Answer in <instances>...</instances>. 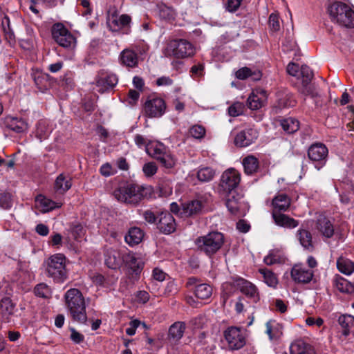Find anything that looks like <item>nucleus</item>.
Masks as SVG:
<instances>
[{
    "label": "nucleus",
    "mask_w": 354,
    "mask_h": 354,
    "mask_svg": "<svg viewBox=\"0 0 354 354\" xmlns=\"http://www.w3.org/2000/svg\"><path fill=\"white\" fill-rule=\"evenodd\" d=\"M66 306L73 320L82 324L86 322V304L82 292L77 288H71L64 295Z\"/></svg>",
    "instance_id": "nucleus-1"
},
{
    "label": "nucleus",
    "mask_w": 354,
    "mask_h": 354,
    "mask_svg": "<svg viewBox=\"0 0 354 354\" xmlns=\"http://www.w3.org/2000/svg\"><path fill=\"white\" fill-rule=\"evenodd\" d=\"M327 10L333 22L346 28L354 27V11L346 3L334 1L328 6Z\"/></svg>",
    "instance_id": "nucleus-2"
},
{
    "label": "nucleus",
    "mask_w": 354,
    "mask_h": 354,
    "mask_svg": "<svg viewBox=\"0 0 354 354\" xmlns=\"http://www.w3.org/2000/svg\"><path fill=\"white\" fill-rule=\"evenodd\" d=\"M224 241L223 233L213 231L206 235L198 236L194 241V243L200 252L212 257L222 248Z\"/></svg>",
    "instance_id": "nucleus-3"
},
{
    "label": "nucleus",
    "mask_w": 354,
    "mask_h": 354,
    "mask_svg": "<svg viewBox=\"0 0 354 354\" xmlns=\"http://www.w3.org/2000/svg\"><path fill=\"white\" fill-rule=\"evenodd\" d=\"M145 188L136 184H128L114 192L115 198L124 203L137 205L145 196Z\"/></svg>",
    "instance_id": "nucleus-4"
},
{
    "label": "nucleus",
    "mask_w": 354,
    "mask_h": 354,
    "mask_svg": "<svg viewBox=\"0 0 354 354\" xmlns=\"http://www.w3.org/2000/svg\"><path fill=\"white\" fill-rule=\"evenodd\" d=\"M66 259L62 254H56L45 261L46 273L57 282H63L66 278Z\"/></svg>",
    "instance_id": "nucleus-5"
},
{
    "label": "nucleus",
    "mask_w": 354,
    "mask_h": 354,
    "mask_svg": "<svg viewBox=\"0 0 354 354\" xmlns=\"http://www.w3.org/2000/svg\"><path fill=\"white\" fill-rule=\"evenodd\" d=\"M162 53L166 57L183 59L194 55L195 50L190 42L180 39L168 42Z\"/></svg>",
    "instance_id": "nucleus-6"
},
{
    "label": "nucleus",
    "mask_w": 354,
    "mask_h": 354,
    "mask_svg": "<svg viewBox=\"0 0 354 354\" xmlns=\"http://www.w3.org/2000/svg\"><path fill=\"white\" fill-rule=\"evenodd\" d=\"M147 153L166 168H172L176 164V159L170 151L160 142H153L147 145Z\"/></svg>",
    "instance_id": "nucleus-7"
},
{
    "label": "nucleus",
    "mask_w": 354,
    "mask_h": 354,
    "mask_svg": "<svg viewBox=\"0 0 354 354\" xmlns=\"http://www.w3.org/2000/svg\"><path fill=\"white\" fill-rule=\"evenodd\" d=\"M227 347L230 351L242 348L246 344L247 333L243 328L236 326L228 327L223 333Z\"/></svg>",
    "instance_id": "nucleus-8"
},
{
    "label": "nucleus",
    "mask_w": 354,
    "mask_h": 354,
    "mask_svg": "<svg viewBox=\"0 0 354 354\" xmlns=\"http://www.w3.org/2000/svg\"><path fill=\"white\" fill-rule=\"evenodd\" d=\"M52 35L55 41L66 48H73L76 45V39L68 30L60 23L53 25Z\"/></svg>",
    "instance_id": "nucleus-9"
},
{
    "label": "nucleus",
    "mask_w": 354,
    "mask_h": 354,
    "mask_svg": "<svg viewBox=\"0 0 354 354\" xmlns=\"http://www.w3.org/2000/svg\"><path fill=\"white\" fill-rule=\"evenodd\" d=\"M241 180L240 174L234 169H230L221 176V183L219 185V192L225 195L231 192H236L235 189L239 185Z\"/></svg>",
    "instance_id": "nucleus-10"
},
{
    "label": "nucleus",
    "mask_w": 354,
    "mask_h": 354,
    "mask_svg": "<svg viewBox=\"0 0 354 354\" xmlns=\"http://www.w3.org/2000/svg\"><path fill=\"white\" fill-rule=\"evenodd\" d=\"M131 18L127 14L118 15L117 12L108 16L107 24L111 31L122 32L123 34H129L131 32Z\"/></svg>",
    "instance_id": "nucleus-11"
},
{
    "label": "nucleus",
    "mask_w": 354,
    "mask_h": 354,
    "mask_svg": "<svg viewBox=\"0 0 354 354\" xmlns=\"http://www.w3.org/2000/svg\"><path fill=\"white\" fill-rule=\"evenodd\" d=\"M328 154V148L321 142L311 145L308 150V156L315 164L317 169H320L325 165Z\"/></svg>",
    "instance_id": "nucleus-12"
},
{
    "label": "nucleus",
    "mask_w": 354,
    "mask_h": 354,
    "mask_svg": "<svg viewBox=\"0 0 354 354\" xmlns=\"http://www.w3.org/2000/svg\"><path fill=\"white\" fill-rule=\"evenodd\" d=\"M225 195L227 196L226 206L229 212L235 216H244L247 205L243 200V196L237 192H231Z\"/></svg>",
    "instance_id": "nucleus-13"
},
{
    "label": "nucleus",
    "mask_w": 354,
    "mask_h": 354,
    "mask_svg": "<svg viewBox=\"0 0 354 354\" xmlns=\"http://www.w3.org/2000/svg\"><path fill=\"white\" fill-rule=\"evenodd\" d=\"M287 72L289 75L301 79L304 87L308 85L314 76L313 71L308 66L303 65L299 68V65L295 63H289Z\"/></svg>",
    "instance_id": "nucleus-14"
},
{
    "label": "nucleus",
    "mask_w": 354,
    "mask_h": 354,
    "mask_svg": "<svg viewBox=\"0 0 354 354\" xmlns=\"http://www.w3.org/2000/svg\"><path fill=\"white\" fill-rule=\"evenodd\" d=\"M314 275L313 270L302 263L295 264L290 272L292 279L297 283L306 284L311 281Z\"/></svg>",
    "instance_id": "nucleus-15"
},
{
    "label": "nucleus",
    "mask_w": 354,
    "mask_h": 354,
    "mask_svg": "<svg viewBox=\"0 0 354 354\" xmlns=\"http://www.w3.org/2000/svg\"><path fill=\"white\" fill-rule=\"evenodd\" d=\"M144 111L149 118H160L166 111V104L160 97L148 100L145 103Z\"/></svg>",
    "instance_id": "nucleus-16"
},
{
    "label": "nucleus",
    "mask_w": 354,
    "mask_h": 354,
    "mask_svg": "<svg viewBox=\"0 0 354 354\" xmlns=\"http://www.w3.org/2000/svg\"><path fill=\"white\" fill-rule=\"evenodd\" d=\"M259 136L257 129L249 128L239 132L234 138V144L239 147H245L254 142Z\"/></svg>",
    "instance_id": "nucleus-17"
},
{
    "label": "nucleus",
    "mask_w": 354,
    "mask_h": 354,
    "mask_svg": "<svg viewBox=\"0 0 354 354\" xmlns=\"http://www.w3.org/2000/svg\"><path fill=\"white\" fill-rule=\"evenodd\" d=\"M156 224L158 229L165 234H169L176 230L175 219L167 211L162 212L160 214Z\"/></svg>",
    "instance_id": "nucleus-18"
},
{
    "label": "nucleus",
    "mask_w": 354,
    "mask_h": 354,
    "mask_svg": "<svg viewBox=\"0 0 354 354\" xmlns=\"http://www.w3.org/2000/svg\"><path fill=\"white\" fill-rule=\"evenodd\" d=\"M236 286L243 295L254 302H257L259 300L257 288L251 282L240 278L236 281Z\"/></svg>",
    "instance_id": "nucleus-19"
},
{
    "label": "nucleus",
    "mask_w": 354,
    "mask_h": 354,
    "mask_svg": "<svg viewBox=\"0 0 354 354\" xmlns=\"http://www.w3.org/2000/svg\"><path fill=\"white\" fill-rule=\"evenodd\" d=\"M124 250L109 249L105 254V264L111 269H118L123 263Z\"/></svg>",
    "instance_id": "nucleus-20"
},
{
    "label": "nucleus",
    "mask_w": 354,
    "mask_h": 354,
    "mask_svg": "<svg viewBox=\"0 0 354 354\" xmlns=\"http://www.w3.org/2000/svg\"><path fill=\"white\" fill-rule=\"evenodd\" d=\"M266 90H253L247 100L248 106L252 110H257L264 106L267 99Z\"/></svg>",
    "instance_id": "nucleus-21"
},
{
    "label": "nucleus",
    "mask_w": 354,
    "mask_h": 354,
    "mask_svg": "<svg viewBox=\"0 0 354 354\" xmlns=\"http://www.w3.org/2000/svg\"><path fill=\"white\" fill-rule=\"evenodd\" d=\"M316 229L322 236L326 239H330L335 234V227L333 222L324 216L317 219Z\"/></svg>",
    "instance_id": "nucleus-22"
},
{
    "label": "nucleus",
    "mask_w": 354,
    "mask_h": 354,
    "mask_svg": "<svg viewBox=\"0 0 354 354\" xmlns=\"http://www.w3.org/2000/svg\"><path fill=\"white\" fill-rule=\"evenodd\" d=\"M123 263L136 274L141 272L144 265L142 259L138 257L135 253L126 250L124 253Z\"/></svg>",
    "instance_id": "nucleus-23"
},
{
    "label": "nucleus",
    "mask_w": 354,
    "mask_h": 354,
    "mask_svg": "<svg viewBox=\"0 0 354 354\" xmlns=\"http://www.w3.org/2000/svg\"><path fill=\"white\" fill-rule=\"evenodd\" d=\"M272 216L274 223L280 227L295 228L299 225L297 220L283 214L282 212H272Z\"/></svg>",
    "instance_id": "nucleus-24"
},
{
    "label": "nucleus",
    "mask_w": 354,
    "mask_h": 354,
    "mask_svg": "<svg viewBox=\"0 0 354 354\" xmlns=\"http://www.w3.org/2000/svg\"><path fill=\"white\" fill-rule=\"evenodd\" d=\"M5 124L8 129L16 133H23L28 129V123L24 119L19 118L7 117L5 119Z\"/></svg>",
    "instance_id": "nucleus-25"
},
{
    "label": "nucleus",
    "mask_w": 354,
    "mask_h": 354,
    "mask_svg": "<svg viewBox=\"0 0 354 354\" xmlns=\"http://www.w3.org/2000/svg\"><path fill=\"white\" fill-rule=\"evenodd\" d=\"M291 200L290 197L283 193L278 194L272 201V212H286L290 207Z\"/></svg>",
    "instance_id": "nucleus-26"
},
{
    "label": "nucleus",
    "mask_w": 354,
    "mask_h": 354,
    "mask_svg": "<svg viewBox=\"0 0 354 354\" xmlns=\"http://www.w3.org/2000/svg\"><path fill=\"white\" fill-rule=\"evenodd\" d=\"M120 59L123 66L129 68L136 67L138 64V57L137 53L129 48H126L121 52Z\"/></svg>",
    "instance_id": "nucleus-27"
},
{
    "label": "nucleus",
    "mask_w": 354,
    "mask_h": 354,
    "mask_svg": "<svg viewBox=\"0 0 354 354\" xmlns=\"http://www.w3.org/2000/svg\"><path fill=\"white\" fill-rule=\"evenodd\" d=\"M203 207V203L201 201L193 200L183 204L180 212L181 215L190 216L198 214Z\"/></svg>",
    "instance_id": "nucleus-28"
},
{
    "label": "nucleus",
    "mask_w": 354,
    "mask_h": 354,
    "mask_svg": "<svg viewBox=\"0 0 354 354\" xmlns=\"http://www.w3.org/2000/svg\"><path fill=\"white\" fill-rule=\"evenodd\" d=\"M185 328L186 325L185 322H174L169 328V339L174 342L179 341L183 337Z\"/></svg>",
    "instance_id": "nucleus-29"
},
{
    "label": "nucleus",
    "mask_w": 354,
    "mask_h": 354,
    "mask_svg": "<svg viewBox=\"0 0 354 354\" xmlns=\"http://www.w3.org/2000/svg\"><path fill=\"white\" fill-rule=\"evenodd\" d=\"M16 304L10 297H3L0 303L1 313L3 318L7 322L14 315Z\"/></svg>",
    "instance_id": "nucleus-30"
},
{
    "label": "nucleus",
    "mask_w": 354,
    "mask_h": 354,
    "mask_svg": "<svg viewBox=\"0 0 354 354\" xmlns=\"http://www.w3.org/2000/svg\"><path fill=\"white\" fill-rule=\"evenodd\" d=\"M37 205L40 207L42 212H48L57 207H61V203H56L43 195H38L35 198Z\"/></svg>",
    "instance_id": "nucleus-31"
},
{
    "label": "nucleus",
    "mask_w": 354,
    "mask_h": 354,
    "mask_svg": "<svg viewBox=\"0 0 354 354\" xmlns=\"http://www.w3.org/2000/svg\"><path fill=\"white\" fill-rule=\"evenodd\" d=\"M338 323L343 329L342 333L346 336L354 334V317L350 315H342L339 317Z\"/></svg>",
    "instance_id": "nucleus-32"
},
{
    "label": "nucleus",
    "mask_w": 354,
    "mask_h": 354,
    "mask_svg": "<svg viewBox=\"0 0 354 354\" xmlns=\"http://www.w3.org/2000/svg\"><path fill=\"white\" fill-rule=\"evenodd\" d=\"M143 236V232L139 227H133L129 230L124 239L128 245L133 246L142 241Z\"/></svg>",
    "instance_id": "nucleus-33"
},
{
    "label": "nucleus",
    "mask_w": 354,
    "mask_h": 354,
    "mask_svg": "<svg viewBox=\"0 0 354 354\" xmlns=\"http://www.w3.org/2000/svg\"><path fill=\"white\" fill-rule=\"evenodd\" d=\"M337 268L340 272L351 275L354 272V262L342 256L337 260Z\"/></svg>",
    "instance_id": "nucleus-34"
},
{
    "label": "nucleus",
    "mask_w": 354,
    "mask_h": 354,
    "mask_svg": "<svg viewBox=\"0 0 354 354\" xmlns=\"http://www.w3.org/2000/svg\"><path fill=\"white\" fill-rule=\"evenodd\" d=\"M242 164L244 167V171L247 174H253L257 172L259 166L258 158L252 155L244 158Z\"/></svg>",
    "instance_id": "nucleus-35"
},
{
    "label": "nucleus",
    "mask_w": 354,
    "mask_h": 354,
    "mask_svg": "<svg viewBox=\"0 0 354 354\" xmlns=\"http://www.w3.org/2000/svg\"><path fill=\"white\" fill-rule=\"evenodd\" d=\"M71 178H66L63 174H59L55 182L54 188L59 194H64L71 187Z\"/></svg>",
    "instance_id": "nucleus-36"
},
{
    "label": "nucleus",
    "mask_w": 354,
    "mask_h": 354,
    "mask_svg": "<svg viewBox=\"0 0 354 354\" xmlns=\"http://www.w3.org/2000/svg\"><path fill=\"white\" fill-rule=\"evenodd\" d=\"M308 351H315L313 348L301 339H298L291 344L290 346V354H306Z\"/></svg>",
    "instance_id": "nucleus-37"
},
{
    "label": "nucleus",
    "mask_w": 354,
    "mask_h": 354,
    "mask_svg": "<svg viewBox=\"0 0 354 354\" xmlns=\"http://www.w3.org/2000/svg\"><path fill=\"white\" fill-rule=\"evenodd\" d=\"M118 82V78L115 74H109L100 77L96 82V86L104 88H113Z\"/></svg>",
    "instance_id": "nucleus-38"
},
{
    "label": "nucleus",
    "mask_w": 354,
    "mask_h": 354,
    "mask_svg": "<svg viewBox=\"0 0 354 354\" xmlns=\"http://www.w3.org/2000/svg\"><path fill=\"white\" fill-rule=\"evenodd\" d=\"M236 77L239 80H245L251 77L252 80L256 81L260 80L261 73L259 71H252L250 68L243 67L236 72Z\"/></svg>",
    "instance_id": "nucleus-39"
},
{
    "label": "nucleus",
    "mask_w": 354,
    "mask_h": 354,
    "mask_svg": "<svg viewBox=\"0 0 354 354\" xmlns=\"http://www.w3.org/2000/svg\"><path fill=\"white\" fill-rule=\"evenodd\" d=\"M280 124L285 132L288 134L293 133L299 129V122L297 120L288 118L280 121Z\"/></svg>",
    "instance_id": "nucleus-40"
},
{
    "label": "nucleus",
    "mask_w": 354,
    "mask_h": 354,
    "mask_svg": "<svg viewBox=\"0 0 354 354\" xmlns=\"http://www.w3.org/2000/svg\"><path fill=\"white\" fill-rule=\"evenodd\" d=\"M266 333L268 335L270 340L275 341L282 335V331L280 326L274 322L269 321L266 323Z\"/></svg>",
    "instance_id": "nucleus-41"
},
{
    "label": "nucleus",
    "mask_w": 354,
    "mask_h": 354,
    "mask_svg": "<svg viewBox=\"0 0 354 354\" xmlns=\"http://www.w3.org/2000/svg\"><path fill=\"white\" fill-rule=\"evenodd\" d=\"M194 293L197 298L207 299L212 294V288L207 283H201L196 286Z\"/></svg>",
    "instance_id": "nucleus-42"
},
{
    "label": "nucleus",
    "mask_w": 354,
    "mask_h": 354,
    "mask_svg": "<svg viewBox=\"0 0 354 354\" xmlns=\"http://www.w3.org/2000/svg\"><path fill=\"white\" fill-rule=\"evenodd\" d=\"M1 27L4 33L5 38L8 42L12 43L15 41V35L10 27V21L8 16L5 15L1 19Z\"/></svg>",
    "instance_id": "nucleus-43"
},
{
    "label": "nucleus",
    "mask_w": 354,
    "mask_h": 354,
    "mask_svg": "<svg viewBox=\"0 0 354 354\" xmlns=\"http://www.w3.org/2000/svg\"><path fill=\"white\" fill-rule=\"evenodd\" d=\"M259 272L263 275L264 281L268 286L273 288L277 286L278 279L274 273L266 268L259 269Z\"/></svg>",
    "instance_id": "nucleus-44"
},
{
    "label": "nucleus",
    "mask_w": 354,
    "mask_h": 354,
    "mask_svg": "<svg viewBox=\"0 0 354 354\" xmlns=\"http://www.w3.org/2000/svg\"><path fill=\"white\" fill-rule=\"evenodd\" d=\"M299 239L301 245L308 250H312V235L310 232L306 230H300L298 232Z\"/></svg>",
    "instance_id": "nucleus-45"
},
{
    "label": "nucleus",
    "mask_w": 354,
    "mask_h": 354,
    "mask_svg": "<svg viewBox=\"0 0 354 354\" xmlns=\"http://www.w3.org/2000/svg\"><path fill=\"white\" fill-rule=\"evenodd\" d=\"M214 170L209 167H202L197 172L198 179L203 183L211 181L214 178Z\"/></svg>",
    "instance_id": "nucleus-46"
},
{
    "label": "nucleus",
    "mask_w": 354,
    "mask_h": 354,
    "mask_svg": "<svg viewBox=\"0 0 354 354\" xmlns=\"http://www.w3.org/2000/svg\"><path fill=\"white\" fill-rule=\"evenodd\" d=\"M13 205V196L8 192H0V207L5 210L10 209Z\"/></svg>",
    "instance_id": "nucleus-47"
},
{
    "label": "nucleus",
    "mask_w": 354,
    "mask_h": 354,
    "mask_svg": "<svg viewBox=\"0 0 354 354\" xmlns=\"http://www.w3.org/2000/svg\"><path fill=\"white\" fill-rule=\"evenodd\" d=\"M334 286L342 292H349L350 283L339 274H336L333 280Z\"/></svg>",
    "instance_id": "nucleus-48"
},
{
    "label": "nucleus",
    "mask_w": 354,
    "mask_h": 354,
    "mask_svg": "<svg viewBox=\"0 0 354 354\" xmlns=\"http://www.w3.org/2000/svg\"><path fill=\"white\" fill-rule=\"evenodd\" d=\"M36 296L41 298H50L52 295L50 288L44 283L37 284L34 288Z\"/></svg>",
    "instance_id": "nucleus-49"
},
{
    "label": "nucleus",
    "mask_w": 354,
    "mask_h": 354,
    "mask_svg": "<svg viewBox=\"0 0 354 354\" xmlns=\"http://www.w3.org/2000/svg\"><path fill=\"white\" fill-rule=\"evenodd\" d=\"M48 134L49 131L46 122L42 120L39 121L37 125L36 137L41 141L46 139L48 136Z\"/></svg>",
    "instance_id": "nucleus-50"
},
{
    "label": "nucleus",
    "mask_w": 354,
    "mask_h": 354,
    "mask_svg": "<svg viewBox=\"0 0 354 354\" xmlns=\"http://www.w3.org/2000/svg\"><path fill=\"white\" fill-rule=\"evenodd\" d=\"M245 109V105L242 102H236L228 108V113L230 116L236 117L241 115Z\"/></svg>",
    "instance_id": "nucleus-51"
},
{
    "label": "nucleus",
    "mask_w": 354,
    "mask_h": 354,
    "mask_svg": "<svg viewBox=\"0 0 354 354\" xmlns=\"http://www.w3.org/2000/svg\"><path fill=\"white\" fill-rule=\"evenodd\" d=\"M189 133L195 139H201L205 135V129L201 125H194L189 129Z\"/></svg>",
    "instance_id": "nucleus-52"
},
{
    "label": "nucleus",
    "mask_w": 354,
    "mask_h": 354,
    "mask_svg": "<svg viewBox=\"0 0 354 354\" xmlns=\"http://www.w3.org/2000/svg\"><path fill=\"white\" fill-rule=\"evenodd\" d=\"M264 263L268 266H272L275 263L281 262V257L277 252L274 251L270 252L266 257H265Z\"/></svg>",
    "instance_id": "nucleus-53"
},
{
    "label": "nucleus",
    "mask_w": 354,
    "mask_h": 354,
    "mask_svg": "<svg viewBox=\"0 0 354 354\" xmlns=\"http://www.w3.org/2000/svg\"><path fill=\"white\" fill-rule=\"evenodd\" d=\"M269 26L271 30L277 32L280 29V23L279 16L275 13H272L269 17Z\"/></svg>",
    "instance_id": "nucleus-54"
},
{
    "label": "nucleus",
    "mask_w": 354,
    "mask_h": 354,
    "mask_svg": "<svg viewBox=\"0 0 354 354\" xmlns=\"http://www.w3.org/2000/svg\"><path fill=\"white\" fill-rule=\"evenodd\" d=\"M190 74L191 76L194 79L203 76L204 65L203 64L194 65L190 69Z\"/></svg>",
    "instance_id": "nucleus-55"
},
{
    "label": "nucleus",
    "mask_w": 354,
    "mask_h": 354,
    "mask_svg": "<svg viewBox=\"0 0 354 354\" xmlns=\"http://www.w3.org/2000/svg\"><path fill=\"white\" fill-rule=\"evenodd\" d=\"M157 166L156 163L150 162L144 165L142 171L147 176H152L157 172Z\"/></svg>",
    "instance_id": "nucleus-56"
},
{
    "label": "nucleus",
    "mask_w": 354,
    "mask_h": 354,
    "mask_svg": "<svg viewBox=\"0 0 354 354\" xmlns=\"http://www.w3.org/2000/svg\"><path fill=\"white\" fill-rule=\"evenodd\" d=\"M243 0H227L225 9L230 12H236L240 7Z\"/></svg>",
    "instance_id": "nucleus-57"
},
{
    "label": "nucleus",
    "mask_w": 354,
    "mask_h": 354,
    "mask_svg": "<svg viewBox=\"0 0 354 354\" xmlns=\"http://www.w3.org/2000/svg\"><path fill=\"white\" fill-rule=\"evenodd\" d=\"M157 86H172L173 80L169 77L162 76L158 78L156 81Z\"/></svg>",
    "instance_id": "nucleus-58"
},
{
    "label": "nucleus",
    "mask_w": 354,
    "mask_h": 354,
    "mask_svg": "<svg viewBox=\"0 0 354 354\" xmlns=\"http://www.w3.org/2000/svg\"><path fill=\"white\" fill-rule=\"evenodd\" d=\"M71 339L75 344H80L82 342L84 339V337L82 334L77 332L75 328H71Z\"/></svg>",
    "instance_id": "nucleus-59"
},
{
    "label": "nucleus",
    "mask_w": 354,
    "mask_h": 354,
    "mask_svg": "<svg viewBox=\"0 0 354 354\" xmlns=\"http://www.w3.org/2000/svg\"><path fill=\"white\" fill-rule=\"evenodd\" d=\"M142 216L145 220L149 223H155L157 220V217L155 214L151 210H146L142 213Z\"/></svg>",
    "instance_id": "nucleus-60"
},
{
    "label": "nucleus",
    "mask_w": 354,
    "mask_h": 354,
    "mask_svg": "<svg viewBox=\"0 0 354 354\" xmlns=\"http://www.w3.org/2000/svg\"><path fill=\"white\" fill-rule=\"evenodd\" d=\"M160 16L165 19L174 18V13L169 8L164 7L160 10Z\"/></svg>",
    "instance_id": "nucleus-61"
},
{
    "label": "nucleus",
    "mask_w": 354,
    "mask_h": 354,
    "mask_svg": "<svg viewBox=\"0 0 354 354\" xmlns=\"http://www.w3.org/2000/svg\"><path fill=\"white\" fill-rule=\"evenodd\" d=\"M71 232L75 238L77 239L84 234V229L82 225L76 224L72 227Z\"/></svg>",
    "instance_id": "nucleus-62"
},
{
    "label": "nucleus",
    "mask_w": 354,
    "mask_h": 354,
    "mask_svg": "<svg viewBox=\"0 0 354 354\" xmlns=\"http://www.w3.org/2000/svg\"><path fill=\"white\" fill-rule=\"evenodd\" d=\"M140 97V93L138 90H129L128 93L129 103L134 105Z\"/></svg>",
    "instance_id": "nucleus-63"
},
{
    "label": "nucleus",
    "mask_w": 354,
    "mask_h": 354,
    "mask_svg": "<svg viewBox=\"0 0 354 354\" xmlns=\"http://www.w3.org/2000/svg\"><path fill=\"white\" fill-rule=\"evenodd\" d=\"M100 173L102 176H109L113 174V169L110 164L106 163L101 166Z\"/></svg>",
    "instance_id": "nucleus-64"
}]
</instances>
